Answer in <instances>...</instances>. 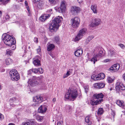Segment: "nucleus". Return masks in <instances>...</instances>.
Wrapping results in <instances>:
<instances>
[{"instance_id":"19","label":"nucleus","mask_w":125,"mask_h":125,"mask_svg":"<svg viewBox=\"0 0 125 125\" xmlns=\"http://www.w3.org/2000/svg\"><path fill=\"white\" fill-rule=\"evenodd\" d=\"M83 53L82 49H79L76 51L75 52V55L76 56H79L82 54Z\"/></svg>"},{"instance_id":"42","label":"nucleus","mask_w":125,"mask_h":125,"mask_svg":"<svg viewBox=\"0 0 125 125\" xmlns=\"http://www.w3.org/2000/svg\"><path fill=\"white\" fill-rule=\"evenodd\" d=\"M50 3L52 4H55L56 2L55 0H49Z\"/></svg>"},{"instance_id":"35","label":"nucleus","mask_w":125,"mask_h":125,"mask_svg":"<svg viewBox=\"0 0 125 125\" xmlns=\"http://www.w3.org/2000/svg\"><path fill=\"white\" fill-rule=\"evenodd\" d=\"M100 76V80L104 79L105 77L104 74L103 73H101L99 74V75Z\"/></svg>"},{"instance_id":"30","label":"nucleus","mask_w":125,"mask_h":125,"mask_svg":"<svg viewBox=\"0 0 125 125\" xmlns=\"http://www.w3.org/2000/svg\"><path fill=\"white\" fill-rule=\"evenodd\" d=\"M12 54V52L9 49H7L6 50V54L9 55H11Z\"/></svg>"},{"instance_id":"25","label":"nucleus","mask_w":125,"mask_h":125,"mask_svg":"<svg viewBox=\"0 0 125 125\" xmlns=\"http://www.w3.org/2000/svg\"><path fill=\"white\" fill-rule=\"evenodd\" d=\"M85 121L86 123H87L88 125H90L91 124V122L89 120V116H87L85 118Z\"/></svg>"},{"instance_id":"46","label":"nucleus","mask_w":125,"mask_h":125,"mask_svg":"<svg viewBox=\"0 0 125 125\" xmlns=\"http://www.w3.org/2000/svg\"><path fill=\"white\" fill-rule=\"evenodd\" d=\"M4 118L3 115L0 113V119L2 120Z\"/></svg>"},{"instance_id":"36","label":"nucleus","mask_w":125,"mask_h":125,"mask_svg":"<svg viewBox=\"0 0 125 125\" xmlns=\"http://www.w3.org/2000/svg\"><path fill=\"white\" fill-rule=\"evenodd\" d=\"M36 118L38 121H40L42 119L43 117L42 116L37 115L36 116Z\"/></svg>"},{"instance_id":"64","label":"nucleus","mask_w":125,"mask_h":125,"mask_svg":"<svg viewBox=\"0 0 125 125\" xmlns=\"http://www.w3.org/2000/svg\"><path fill=\"white\" fill-rule=\"evenodd\" d=\"M102 125H109L108 124H106L105 123H104L102 124Z\"/></svg>"},{"instance_id":"45","label":"nucleus","mask_w":125,"mask_h":125,"mask_svg":"<svg viewBox=\"0 0 125 125\" xmlns=\"http://www.w3.org/2000/svg\"><path fill=\"white\" fill-rule=\"evenodd\" d=\"M38 71H39V73H42L43 72V70L41 68H39Z\"/></svg>"},{"instance_id":"24","label":"nucleus","mask_w":125,"mask_h":125,"mask_svg":"<svg viewBox=\"0 0 125 125\" xmlns=\"http://www.w3.org/2000/svg\"><path fill=\"white\" fill-rule=\"evenodd\" d=\"M111 67H113L115 68V70L116 71H118L120 67V65L119 64L117 63L113 65Z\"/></svg>"},{"instance_id":"17","label":"nucleus","mask_w":125,"mask_h":125,"mask_svg":"<svg viewBox=\"0 0 125 125\" xmlns=\"http://www.w3.org/2000/svg\"><path fill=\"white\" fill-rule=\"evenodd\" d=\"M50 14H45L42 15L39 18V20L42 21H44L50 16Z\"/></svg>"},{"instance_id":"47","label":"nucleus","mask_w":125,"mask_h":125,"mask_svg":"<svg viewBox=\"0 0 125 125\" xmlns=\"http://www.w3.org/2000/svg\"><path fill=\"white\" fill-rule=\"evenodd\" d=\"M95 77H96V75H92L91 76L92 79H93L95 81L96 80H95V78H96Z\"/></svg>"},{"instance_id":"57","label":"nucleus","mask_w":125,"mask_h":125,"mask_svg":"<svg viewBox=\"0 0 125 125\" xmlns=\"http://www.w3.org/2000/svg\"><path fill=\"white\" fill-rule=\"evenodd\" d=\"M110 60L109 59H107L104 60V62H108Z\"/></svg>"},{"instance_id":"22","label":"nucleus","mask_w":125,"mask_h":125,"mask_svg":"<svg viewBox=\"0 0 125 125\" xmlns=\"http://www.w3.org/2000/svg\"><path fill=\"white\" fill-rule=\"evenodd\" d=\"M33 63L35 65L39 66L40 65V61L38 59H36L33 61Z\"/></svg>"},{"instance_id":"20","label":"nucleus","mask_w":125,"mask_h":125,"mask_svg":"<svg viewBox=\"0 0 125 125\" xmlns=\"http://www.w3.org/2000/svg\"><path fill=\"white\" fill-rule=\"evenodd\" d=\"M115 114V112L114 111H112L109 115L110 118H111L112 121H114V117Z\"/></svg>"},{"instance_id":"54","label":"nucleus","mask_w":125,"mask_h":125,"mask_svg":"<svg viewBox=\"0 0 125 125\" xmlns=\"http://www.w3.org/2000/svg\"><path fill=\"white\" fill-rule=\"evenodd\" d=\"M103 53V52L102 51H100L99 52V53L100 54V55H102V54Z\"/></svg>"},{"instance_id":"44","label":"nucleus","mask_w":125,"mask_h":125,"mask_svg":"<svg viewBox=\"0 0 125 125\" xmlns=\"http://www.w3.org/2000/svg\"><path fill=\"white\" fill-rule=\"evenodd\" d=\"M99 74L98 75H96V78L95 80H100V76H99Z\"/></svg>"},{"instance_id":"8","label":"nucleus","mask_w":125,"mask_h":125,"mask_svg":"<svg viewBox=\"0 0 125 125\" xmlns=\"http://www.w3.org/2000/svg\"><path fill=\"white\" fill-rule=\"evenodd\" d=\"M71 21L72 26L73 28H75L79 26L80 23V20L78 17H76L72 19Z\"/></svg>"},{"instance_id":"10","label":"nucleus","mask_w":125,"mask_h":125,"mask_svg":"<svg viewBox=\"0 0 125 125\" xmlns=\"http://www.w3.org/2000/svg\"><path fill=\"white\" fill-rule=\"evenodd\" d=\"M81 9L79 7L74 6L72 7L71 10V12L72 14L73 15H77L79 13Z\"/></svg>"},{"instance_id":"48","label":"nucleus","mask_w":125,"mask_h":125,"mask_svg":"<svg viewBox=\"0 0 125 125\" xmlns=\"http://www.w3.org/2000/svg\"><path fill=\"white\" fill-rule=\"evenodd\" d=\"M41 48L40 46H39V48L37 49V52L38 53H39L41 52Z\"/></svg>"},{"instance_id":"27","label":"nucleus","mask_w":125,"mask_h":125,"mask_svg":"<svg viewBox=\"0 0 125 125\" xmlns=\"http://www.w3.org/2000/svg\"><path fill=\"white\" fill-rule=\"evenodd\" d=\"M71 73V70L70 69H69L68 71L67 72V73L64 74L63 76V78H66L68 76L70 75V73Z\"/></svg>"},{"instance_id":"5","label":"nucleus","mask_w":125,"mask_h":125,"mask_svg":"<svg viewBox=\"0 0 125 125\" xmlns=\"http://www.w3.org/2000/svg\"><path fill=\"white\" fill-rule=\"evenodd\" d=\"M43 78V77L42 76H40L37 77H36L35 76H33L31 78L29 79L28 83L31 86H34L38 83V82L34 79H36L38 80H39L42 82Z\"/></svg>"},{"instance_id":"11","label":"nucleus","mask_w":125,"mask_h":125,"mask_svg":"<svg viewBox=\"0 0 125 125\" xmlns=\"http://www.w3.org/2000/svg\"><path fill=\"white\" fill-rule=\"evenodd\" d=\"M43 101V98L42 96H37L33 98V101L35 103V104H37L41 103Z\"/></svg>"},{"instance_id":"39","label":"nucleus","mask_w":125,"mask_h":125,"mask_svg":"<svg viewBox=\"0 0 125 125\" xmlns=\"http://www.w3.org/2000/svg\"><path fill=\"white\" fill-rule=\"evenodd\" d=\"M107 81L109 83H112L114 81L110 77H108L107 79Z\"/></svg>"},{"instance_id":"26","label":"nucleus","mask_w":125,"mask_h":125,"mask_svg":"<svg viewBox=\"0 0 125 125\" xmlns=\"http://www.w3.org/2000/svg\"><path fill=\"white\" fill-rule=\"evenodd\" d=\"M94 37V36L93 35L90 36L88 37V38L86 39V44L88 43L89 42H90L91 40Z\"/></svg>"},{"instance_id":"12","label":"nucleus","mask_w":125,"mask_h":125,"mask_svg":"<svg viewBox=\"0 0 125 125\" xmlns=\"http://www.w3.org/2000/svg\"><path fill=\"white\" fill-rule=\"evenodd\" d=\"M65 3V2L64 1H61L60 7L58 8V10L59 12L62 13L65 10L66 8Z\"/></svg>"},{"instance_id":"62","label":"nucleus","mask_w":125,"mask_h":125,"mask_svg":"<svg viewBox=\"0 0 125 125\" xmlns=\"http://www.w3.org/2000/svg\"><path fill=\"white\" fill-rule=\"evenodd\" d=\"M8 125H15V124L12 123H9Z\"/></svg>"},{"instance_id":"37","label":"nucleus","mask_w":125,"mask_h":125,"mask_svg":"<svg viewBox=\"0 0 125 125\" xmlns=\"http://www.w3.org/2000/svg\"><path fill=\"white\" fill-rule=\"evenodd\" d=\"M115 68H113V67H111L109 69V70L111 72H116L117 71H116V70H115Z\"/></svg>"},{"instance_id":"16","label":"nucleus","mask_w":125,"mask_h":125,"mask_svg":"<svg viewBox=\"0 0 125 125\" xmlns=\"http://www.w3.org/2000/svg\"><path fill=\"white\" fill-rule=\"evenodd\" d=\"M102 56L99 53L97 54L94 57L91 59V61L92 62H94V63L95 64V62L97 61V59H99L102 57Z\"/></svg>"},{"instance_id":"59","label":"nucleus","mask_w":125,"mask_h":125,"mask_svg":"<svg viewBox=\"0 0 125 125\" xmlns=\"http://www.w3.org/2000/svg\"><path fill=\"white\" fill-rule=\"evenodd\" d=\"M25 5L26 6H28V3H27V1H25Z\"/></svg>"},{"instance_id":"34","label":"nucleus","mask_w":125,"mask_h":125,"mask_svg":"<svg viewBox=\"0 0 125 125\" xmlns=\"http://www.w3.org/2000/svg\"><path fill=\"white\" fill-rule=\"evenodd\" d=\"M10 0H0V1L2 2V4L5 5L7 4Z\"/></svg>"},{"instance_id":"56","label":"nucleus","mask_w":125,"mask_h":125,"mask_svg":"<svg viewBox=\"0 0 125 125\" xmlns=\"http://www.w3.org/2000/svg\"><path fill=\"white\" fill-rule=\"evenodd\" d=\"M122 77L124 80L125 81V73L123 75Z\"/></svg>"},{"instance_id":"40","label":"nucleus","mask_w":125,"mask_h":125,"mask_svg":"<svg viewBox=\"0 0 125 125\" xmlns=\"http://www.w3.org/2000/svg\"><path fill=\"white\" fill-rule=\"evenodd\" d=\"M84 88L85 89V93H87L89 89V87L88 86H84Z\"/></svg>"},{"instance_id":"50","label":"nucleus","mask_w":125,"mask_h":125,"mask_svg":"<svg viewBox=\"0 0 125 125\" xmlns=\"http://www.w3.org/2000/svg\"><path fill=\"white\" fill-rule=\"evenodd\" d=\"M23 124L24 125H29L30 124V123L28 122H27L25 123H23Z\"/></svg>"},{"instance_id":"18","label":"nucleus","mask_w":125,"mask_h":125,"mask_svg":"<svg viewBox=\"0 0 125 125\" xmlns=\"http://www.w3.org/2000/svg\"><path fill=\"white\" fill-rule=\"evenodd\" d=\"M91 9L94 13H97V6L96 4H94L91 6Z\"/></svg>"},{"instance_id":"51","label":"nucleus","mask_w":125,"mask_h":125,"mask_svg":"<svg viewBox=\"0 0 125 125\" xmlns=\"http://www.w3.org/2000/svg\"><path fill=\"white\" fill-rule=\"evenodd\" d=\"M32 72V70H30L28 71V74H31Z\"/></svg>"},{"instance_id":"55","label":"nucleus","mask_w":125,"mask_h":125,"mask_svg":"<svg viewBox=\"0 0 125 125\" xmlns=\"http://www.w3.org/2000/svg\"><path fill=\"white\" fill-rule=\"evenodd\" d=\"M9 17L8 15H6L5 16V18L6 20H7V19H9Z\"/></svg>"},{"instance_id":"52","label":"nucleus","mask_w":125,"mask_h":125,"mask_svg":"<svg viewBox=\"0 0 125 125\" xmlns=\"http://www.w3.org/2000/svg\"><path fill=\"white\" fill-rule=\"evenodd\" d=\"M31 125H35V122L33 121H31Z\"/></svg>"},{"instance_id":"21","label":"nucleus","mask_w":125,"mask_h":125,"mask_svg":"<svg viewBox=\"0 0 125 125\" xmlns=\"http://www.w3.org/2000/svg\"><path fill=\"white\" fill-rule=\"evenodd\" d=\"M55 47L54 45L52 44H49L47 46V50L50 51L52 50Z\"/></svg>"},{"instance_id":"32","label":"nucleus","mask_w":125,"mask_h":125,"mask_svg":"<svg viewBox=\"0 0 125 125\" xmlns=\"http://www.w3.org/2000/svg\"><path fill=\"white\" fill-rule=\"evenodd\" d=\"M9 101L10 102H14L16 103L17 101L16 98L15 97H14L10 99Z\"/></svg>"},{"instance_id":"13","label":"nucleus","mask_w":125,"mask_h":125,"mask_svg":"<svg viewBox=\"0 0 125 125\" xmlns=\"http://www.w3.org/2000/svg\"><path fill=\"white\" fill-rule=\"evenodd\" d=\"M47 106L45 105H41L39 108L38 111L39 113H43L46 112L47 109Z\"/></svg>"},{"instance_id":"9","label":"nucleus","mask_w":125,"mask_h":125,"mask_svg":"<svg viewBox=\"0 0 125 125\" xmlns=\"http://www.w3.org/2000/svg\"><path fill=\"white\" fill-rule=\"evenodd\" d=\"M101 20L99 18H95L93 20L90 24V26L92 27H96L100 24Z\"/></svg>"},{"instance_id":"43","label":"nucleus","mask_w":125,"mask_h":125,"mask_svg":"<svg viewBox=\"0 0 125 125\" xmlns=\"http://www.w3.org/2000/svg\"><path fill=\"white\" fill-rule=\"evenodd\" d=\"M32 72L35 73H36L38 72V69H34L32 70Z\"/></svg>"},{"instance_id":"63","label":"nucleus","mask_w":125,"mask_h":125,"mask_svg":"<svg viewBox=\"0 0 125 125\" xmlns=\"http://www.w3.org/2000/svg\"><path fill=\"white\" fill-rule=\"evenodd\" d=\"M57 125H61V124L60 122H58L57 124Z\"/></svg>"},{"instance_id":"33","label":"nucleus","mask_w":125,"mask_h":125,"mask_svg":"<svg viewBox=\"0 0 125 125\" xmlns=\"http://www.w3.org/2000/svg\"><path fill=\"white\" fill-rule=\"evenodd\" d=\"M54 41L57 43H58L59 42V38L58 36H56L54 37Z\"/></svg>"},{"instance_id":"7","label":"nucleus","mask_w":125,"mask_h":125,"mask_svg":"<svg viewBox=\"0 0 125 125\" xmlns=\"http://www.w3.org/2000/svg\"><path fill=\"white\" fill-rule=\"evenodd\" d=\"M11 79L13 81L18 80L20 79V76L17 71L16 70L12 69L9 73Z\"/></svg>"},{"instance_id":"15","label":"nucleus","mask_w":125,"mask_h":125,"mask_svg":"<svg viewBox=\"0 0 125 125\" xmlns=\"http://www.w3.org/2000/svg\"><path fill=\"white\" fill-rule=\"evenodd\" d=\"M104 84L103 83H96L94 84V87L98 89L102 88H104Z\"/></svg>"},{"instance_id":"61","label":"nucleus","mask_w":125,"mask_h":125,"mask_svg":"<svg viewBox=\"0 0 125 125\" xmlns=\"http://www.w3.org/2000/svg\"><path fill=\"white\" fill-rule=\"evenodd\" d=\"M50 55L51 56L52 58H53L54 57V56L53 55V54H52V53H50Z\"/></svg>"},{"instance_id":"14","label":"nucleus","mask_w":125,"mask_h":125,"mask_svg":"<svg viewBox=\"0 0 125 125\" xmlns=\"http://www.w3.org/2000/svg\"><path fill=\"white\" fill-rule=\"evenodd\" d=\"M115 88L117 90H123L125 89V86L123 84L120 82H118L117 83Z\"/></svg>"},{"instance_id":"28","label":"nucleus","mask_w":125,"mask_h":125,"mask_svg":"<svg viewBox=\"0 0 125 125\" xmlns=\"http://www.w3.org/2000/svg\"><path fill=\"white\" fill-rule=\"evenodd\" d=\"M12 60L10 58H7L6 60V63L7 65H9L12 63Z\"/></svg>"},{"instance_id":"58","label":"nucleus","mask_w":125,"mask_h":125,"mask_svg":"<svg viewBox=\"0 0 125 125\" xmlns=\"http://www.w3.org/2000/svg\"><path fill=\"white\" fill-rule=\"evenodd\" d=\"M26 7L28 11V12H29V11H30V9H29V7L28 6H27Z\"/></svg>"},{"instance_id":"49","label":"nucleus","mask_w":125,"mask_h":125,"mask_svg":"<svg viewBox=\"0 0 125 125\" xmlns=\"http://www.w3.org/2000/svg\"><path fill=\"white\" fill-rule=\"evenodd\" d=\"M118 45L122 48L125 47L124 45L123 44H119Z\"/></svg>"},{"instance_id":"60","label":"nucleus","mask_w":125,"mask_h":125,"mask_svg":"<svg viewBox=\"0 0 125 125\" xmlns=\"http://www.w3.org/2000/svg\"><path fill=\"white\" fill-rule=\"evenodd\" d=\"M24 0H16L18 2H22L24 1Z\"/></svg>"},{"instance_id":"23","label":"nucleus","mask_w":125,"mask_h":125,"mask_svg":"<svg viewBox=\"0 0 125 125\" xmlns=\"http://www.w3.org/2000/svg\"><path fill=\"white\" fill-rule=\"evenodd\" d=\"M116 103L117 104L120 106L122 107L124 105V104L123 101H121L120 100L117 101Z\"/></svg>"},{"instance_id":"2","label":"nucleus","mask_w":125,"mask_h":125,"mask_svg":"<svg viewBox=\"0 0 125 125\" xmlns=\"http://www.w3.org/2000/svg\"><path fill=\"white\" fill-rule=\"evenodd\" d=\"M62 18L59 16L57 17L52 20V22L50 25L49 30H55L57 29L60 26V24L62 21Z\"/></svg>"},{"instance_id":"29","label":"nucleus","mask_w":125,"mask_h":125,"mask_svg":"<svg viewBox=\"0 0 125 125\" xmlns=\"http://www.w3.org/2000/svg\"><path fill=\"white\" fill-rule=\"evenodd\" d=\"M108 55L109 56H113L115 54V52L114 51L109 50L108 52Z\"/></svg>"},{"instance_id":"1","label":"nucleus","mask_w":125,"mask_h":125,"mask_svg":"<svg viewBox=\"0 0 125 125\" xmlns=\"http://www.w3.org/2000/svg\"><path fill=\"white\" fill-rule=\"evenodd\" d=\"M77 90L72 88H69L68 92L65 94V100H68L73 101L77 97Z\"/></svg>"},{"instance_id":"38","label":"nucleus","mask_w":125,"mask_h":125,"mask_svg":"<svg viewBox=\"0 0 125 125\" xmlns=\"http://www.w3.org/2000/svg\"><path fill=\"white\" fill-rule=\"evenodd\" d=\"M15 44H12V45L9 46L11 47V49L14 50L16 48V45H15Z\"/></svg>"},{"instance_id":"6","label":"nucleus","mask_w":125,"mask_h":125,"mask_svg":"<svg viewBox=\"0 0 125 125\" xmlns=\"http://www.w3.org/2000/svg\"><path fill=\"white\" fill-rule=\"evenodd\" d=\"M87 29L85 28L81 29L78 31L74 39L75 42L78 41L82 38L86 32Z\"/></svg>"},{"instance_id":"31","label":"nucleus","mask_w":125,"mask_h":125,"mask_svg":"<svg viewBox=\"0 0 125 125\" xmlns=\"http://www.w3.org/2000/svg\"><path fill=\"white\" fill-rule=\"evenodd\" d=\"M103 113V109L102 108H99L98 110V111L97 112V114L99 115H102Z\"/></svg>"},{"instance_id":"41","label":"nucleus","mask_w":125,"mask_h":125,"mask_svg":"<svg viewBox=\"0 0 125 125\" xmlns=\"http://www.w3.org/2000/svg\"><path fill=\"white\" fill-rule=\"evenodd\" d=\"M66 108H67V110H68V112L70 111L72 109V107L69 105L67 106H66Z\"/></svg>"},{"instance_id":"53","label":"nucleus","mask_w":125,"mask_h":125,"mask_svg":"<svg viewBox=\"0 0 125 125\" xmlns=\"http://www.w3.org/2000/svg\"><path fill=\"white\" fill-rule=\"evenodd\" d=\"M34 42H38V39L37 38H35L34 39Z\"/></svg>"},{"instance_id":"4","label":"nucleus","mask_w":125,"mask_h":125,"mask_svg":"<svg viewBox=\"0 0 125 125\" xmlns=\"http://www.w3.org/2000/svg\"><path fill=\"white\" fill-rule=\"evenodd\" d=\"M2 39L5 45L10 46L12 44H16V42L11 36L6 33L3 34L2 36Z\"/></svg>"},{"instance_id":"3","label":"nucleus","mask_w":125,"mask_h":125,"mask_svg":"<svg viewBox=\"0 0 125 125\" xmlns=\"http://www.w3.org/2000/svg\"><path fill=\"white\" fill-rule=\"evenodd\" d=\"M103 97L104 95L102 93L94 94L93 96V99L91 101V104L94 105L100 104L103 101Z\"/></svg>"}]
</instances>
